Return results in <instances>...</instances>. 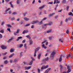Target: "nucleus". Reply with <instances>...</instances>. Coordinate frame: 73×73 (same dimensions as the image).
<instances>
[{
  "label": "nucleus",
  "instance_id": "nucleus-1",
  "mask_svg": "<svg viewBox=\"0 0 73 73\" xmlns=\"http://www.w3.org/2000/svg\"><path fill=\"white\" fill-rule=\"evenodd\" d=\"M55 54H56V52H55L54 51L52 52L51 54V57H52V58H54V55H55Z\"/></svg>",
  "mask_w": 73,
  "mask_h": 73
},
{
  "label": "nucleus",
  "instance_id": "nucleus-2",
  "mask_svg": "<svg viewBox=\"0 0 73 73\" xmlns=\"http://www.w3.org/2000/svg\"><path fill=\"white\" fill-rule=\"evenodd\" d=\"M48 68V65H47L46 66H42L41 67V69L43 70V69H46V68Z\"/></svg>",
  "mask_w": 73,
  "mask_h": 73
},
{
  "label": "nucleus",
  "instance_id": "nucleus-3",
  "mask_svg": "<svg viewBox=\"0 0 73 73\" xmlns=\"http://www.w3.org/2000/svg\"><path fill=\"white\" fill-rule=\"evenodd\" d=\"M36 23H38V21H34L31 22L32 24H36Z\"/></svg>",
  "mask_w": 73,
  "mask_h": 73
},
{
  "label": "nucleus",
  "instance_id": "nucleus-4",
  "mask_svg": "<svg viewBox=\"0 0 73 73\" xmlns=\"http://www.w3.org/2000/svg\"><path fill=\"white\" fill-rule=\"evenodd\" d=\"M62 55H61L60 56V57L59 59V62H61L62 60Z\"/></svg>",
  "mask_w": 73,
  "mask_h": 73
},
{
  "label": "nucleus",
  "instance_id": "nucleus-5",
  "mask_svg": "<svg viewBox=\"0 0 73 73\" xmlns=\"http://www.w3.org/2000/svg\"><path fill=\"white\" fill-rule=\"evenodd\" d=\"M1 48L2 49H7V47L6 46H4L2 45L1 46Z\"/></svg>",
  "mask_w": 73,
  "mask_h": 73
},
{
  "label": "nucleus",
  "instance_id": "nucleus-6",
  "mask_svg": "<svg viewBox=\"0 0 73 73\" xmlns=\"http://www.w3.org/2000/svg\"><path fill=\"white\" fill-rule=\"evenodd\" d=\"M28 30H24L23 32V34H25V33H28Z\"/></svg>",
  "mask_w": 73,
  "mask_h": 73
},
{
  "label": "nucleus",
  "instance_id": "nucleus-7",
  "mask_svg": "<svg viewBox=\"0 0 73 73\" xmlns=\"http://www.w3.org/2000/svg\"><path fill=\"white\" fill-rule=\"evenodd\" d=\"M41 54H39L38 56V60H40V57H41Z\"/></svg>",
  "mask_w": 73,
  "mask_h": 73
},
{
  "label": "nucleus",
  "instance_id": "nucleus-8",
  "mask_svg": "<svg viewBox=\"0 0 73 73\" xmlns=\"http://www.w3.org/2000/svg\"><path fill=\"white\" fill-rule=\"evenodd\" d=\"M55 14V13H52L51 14L49 15V16H50V17H51V16H53Z\"/></svg>",
  "mask_w": 73,
  "mask_h": 73
},
{
  "label": "nucleus",
  "instance_id": "nucleus-9",
  "mask_svg": "<svg viewBox=\"0 0 73 73\" xmlns=\"http://www.w3.org/2000/svg\"><path fill=\"white\" fill-rule=\"evenodd\" d=\"M38 50H40V47H38L36 48V49L35 50V52H37Z\"/></svg>",
  "mask_w": 73,
  "mask_h": 73
},
{
  "label": "nucleus",
  "instance_id": "nucleus-10",
  "mask_svg": "<svg viewBox=\"0 0 73 73\" xmlns=\"http://www.w3.org/2000/svg\"><path fill=\"white\" fill-rule=\"evenodd\" d=\"M31 68V66H29L28 67H26L25 68V69H27V70H28L29 69Z\"/></svg>",
  "mask_w": 73,
  "mask_h": 73
},
{
  "label": "nucleus",
  "instance_id": "nucleus-11",
  "mask_svg": "<svg viewBox=\"0 0 73 73\" xmlns=\"http://www.w3.org/2000/svg\"><path fill=\"white\" fill-rule=\"evenodd\" d=\"M22 38L23 37H22V36L18 37L17 40V41H19V39H21V38Z\"/></svg>",
  "mask_w": 73,
  "mask_h": 73
},
{
  "label": "nucleus",
  "instance_id": "nucleus-12",
  "mask_svg": "<svg viewBox=\"0 0 73 73\" xmlns=\"http://www.w3.org/2000/svg\"><path fill=\"white\" fill-rule=\"evenodd\" d=\"M14 54H12L11 55L9 56V58H11V57H13V56H14Z\"/></svg>",
  "mask_w": 73,
  "mask_h": 73
},
{
  "label": "nucleus",
  "instance_id": "nucleus-13",
  "mask_svg": "<svg viewBox=\"0 0 73 73\" xmlns=\"http://www.w3.org/2000/svg\"><path fill=\"white\" fill-rule=\"evenodd\" d=\"M47 24L49 25H51L52 24V21L49 22L47 23Z\"/></svg>",
  "mask_w": 73,
  "mask_h": 73
},
{
  "label": "nucleus",
  "instance_id": "nucleus-14",
  "mask_svg": "<svg viewBox=\"0 0 73 73\" xmlns=\"http://www.w3.org/2000/svg\"><path fill=\"white\" fill-rule=\"evenodd\" d=\"M24 19L25 21H28V20L29 19V18H28L27 17H24Z\"/></svg>",
  "mask_w": 73,
  "mask_h": 73
},
{
  "label": "nucleus",
  "instance_id": "nucleus-15",
  "mask_svg": "<svg viewBox=\"0 0 73 73\" xmlns=\"http://www.w3.org/2000/svg\"><path fill=\"white\" fill-rule=\"evenodd\" d=\"M23 46V44H21L19 46V45L17 46V47H19V48H21V47H22Z\"/></svg>",
  "mask_w": 73,
  "mask_h": 73
},
{
  "label": "nucleus",
  "instance_id": "nucleus-16",
  "mask_svg": "<svg viewBox=\"0 0 73 73\" xmlns=\"http://www.w3.org/2000/svg\"><path fill=\"white\" fill-rule=\"evenodd\" d=\"M42 48H44L45 49H46V47L45 46V44H43L42 46Z\"/></svg>",
  "mask_w": 73,
  "mask_h": 73
},
{
  "label": "nucleus",
  "instance_id": "nucleus-17",
  "mask_svg": "<svg viewBox=\"0 0 73 73\" xmlns=\"http://www.w3.org/2000/svg\"><path fill=\"white\" fill-rule=\"evenodd\" d=\"M45 7V5H43L41 7H40L39 8V9H42V8H44V7Z\"/></svg>",
  "mask_w": 73,
  "mask_h": 73
},
{
  "label": "nucleus",
  "instance_id": "nucleus-18",
  "mask_svg": "<svg viewBox=\"0 0 73 73\" xmlns=\"http://www.w3.org/2000/svg\"><path fill=\"white\" fill-rule=\"evenodd\" d=\"M68 57H70V58H72V56H70V54H69L67 56L66 58H68Z\"/></svg>",
  "mask_w": 73,
  "mask_h": 73
},
{
  "label": "nucleus",
  "instance_id": "nucleus-19",
  "mask_svg": "<svg viewBox=\"0 0 73 73\" xmlns=\"http://www.w3.org/2000/svg\"><path fill=\"white\" fill-rule=\"evenodd\" d=\"M42 21H41L40 22H39V21H38V23H39V25H41V24H42Z\"/></svg>",
  "mask_w": 73,
  "mask_h": 73
},
{
  "label": "nucleus",
  "instance_id": "nucleus-20",
  "mask_svg": "<svg viewBox=\"0 0 73 73\" xmlns=\"http://www.w3.org/2000/svg\"><path fill=\"white\" fill-rule=\"evenodd\" d=\"M68 14V15H71V16H73V14L72 13V12L69 13Z\"/></svg>",
  "mask_w": 73,
  "mask_h": 73
},
{
  "label": "nucleus",
  "instance_id": "nucleus-21",
  "mask_svg": "<svg viewBox=\"0 0 73 73\" xmlns=\"http://www.w3.org/2000/svg\"><path fill=\"white\" fill-rule=\"evenodd\" d=\"M17 12H14L12 13V15H17Z\"/></svg>",
  "mask_w": 73,
  "mask_h": 73
},
{
  "label": "nucleus",
  "instance_id": "nucleus-22",
  "mask_svg": "<svg viewBox=\"0 0 73 73\" xmlns=\"http://www.w3.org/2000/svg\"><path fill=\"white\" fill-rule=\"evenodd\" d=\"M58 17V15H56L54 17L55 19H57Z\"/></svg>",
  "mask_w": 73,
  "mask_h": 73
},
{
  "label": "nucleus",
  "instance_id": "nucleus-23",
  "mask_svg": "<svg viewBox=\"0 0 73 73\" xmlns=\"http://www.w3.org/2000/svg\"><path fill=\"white\" fill-rule=\"evenodd\" d=\"M19 30H20L19 29H18L17 30L16 33H19L20 32V31H19Z\"/></svg>",
  "mask_w": 73,
  "mask_h": 73
},
{
  "label": "nucleus",
  "instance_id": "nucleus-24",
  "mask_svg": "<svg viewBox=\"0 0 73 73\" xmlns=\"http://www.w3.org/2000/svg\"><path fill=\"white\" fill-rule=\"evenodd\" d=\"M13 40V38L12 37L8 40V42H11V40Z\"/></svg>",
  "mask_w": 73,
  "mask_h": 73
},
{
  "label": "nucleus",
  "instance_id": "nucleus-25",
  "mask_svg": "<svg viewBox=\"0 0 73 73\" xmlns=\"http://www.w3.org/2000/svg\"><path fill=\"white\" fill-rule=\"evenodd\" d=\"M62 2L63 4H65L66 3V0H63Z\"/></svg>",
  "mask_w": 73,
  "mask_h": 73
},
{
  "label": "nucleus",
  "instance_id": "nucleus-26",
  "mask_svg": "<svg viewBox=\"0 0 73 73\" xmlns=\"http://www.w3.org/2000/svg\"><path fill=\"white\" fill-rule=\"evenodd\" d=\"M20 0H17V4H20Z\"/></svg>",
  "mask_w": 73,
  "mask_h": 73
},
{
  "label": "nucleus",
  "instance_id": "nucleus-27",
  "mask_svg": "<svg viewBox=\"0 0 73 73\" xmlns=\"http://www.w3.org/2000/svg\"><path fill=\"white\" fill-rule=\"evenodd\" d=\"M32 64H33V60H31V61L30 62L29 65H31Z\"/></svg>",
  "mask_w": 73,
  "mask_h": 73
},
{
  "label": "nucleus",
  "instance_id": "nucleus-28",
  "mask_svg": "<svg viewBox=\"0 0 73 73\" xmlns=\"http://www.w3.org/2000/svg\"><path fill=\"white\" fill-rule=\"evenodd\" d=\"M51 31H52V29H50V30H47V33H49V32H51Z\"/></svg>",
  "mask_w": 73,
  "mask_h": 73
},
{
  "label": "nucleus",
  "instance_id": "nucleus-29",
  "mask_svg": "<svg viewBox=\"0 0 73 73\" xmlns=\"http://www.w3.org/2000/svg\"><path fill=\"white\" fill-rule=\"evenodd\" d=\"M14 52V49H11L10 50V52Z\"/></svg>",
  "mask_w": 73,
  "mask_h": 73
},
{
  "label": "nucleus",
  "instance_id": "nucleus-30",
  "mask_svg": "<svg viewBox=\"0 0 73 73\" xmlns=\"http://www.w3.org/2000/svg\"><path fill=\"white\" fill-rule=\"evenodd\" d=\"M8 63V61L7 60H6L4 61V64H7Z\"/></svg>",
  "mask_w": 73,
  "mask_h": 73
},
{
  "label": "nucleus",
  "instance_id": "nucleus-31",
  "mask_svg": "<svg viewBox=\"0 0 73 73\" xmlns=\"http://www.w3.org/2000/svg\"><path fill=\"white\" fill-rule=\"evenodd\" d=\"M30 45H31L33 43V41L31 40H30Z\"/></svg>",
  "mask_w": 73,
  "mask_h": 73
},
{
  "label": "nucleus",
  "instance_id": "nucleus-32",
  "mask_svg": "<svg viewBox=\"0 0 73 73\" xmlns=\"http://www.w3.org/2000/svg\"><path fill=\"white\" fill-rule=\"evenodd\" d=\"M71 72V70H70V69H68L66 73H69V72Z\"/></svg>",
  "mask_w": 73,
  "mask_h": 73
},
{
  "label": "nucleus",
  "instance_id": "nucleus-33",
  "mask_svg": "<svg viewBox=\"0 0 73 73\" xmlns=\"http://www.w3.org/2000/svg\"><path fill=\"white\" fill-rule=\"evenodd\" d=\"M47 19V17H44L43 18V19L42 20V21H45L46 20V19Z\"/></svg>",
  "mask_w": 73,
  "mask_h": 73
},
{
  "label": "nucleus",
  "instance_id": "nucleus-34",
  "mask_svg": "<svg viewBox=\"0 0 73 73\" xmlns=\"http://www.w3.org/2000/svg\"><path fill=\"white\" fill-rule=\"evenodd\" d=\"M27 38H30V37H31L29 35H27L26 36Z\"/></svg>",
  "mask_w": 73,
  "mask_h": 73
},
{
  "label": "nucleus",
  "instance_id": "nucleus-35",
  "mask_svg": "<svg viewBox=\"0 0 73 73\" xmlns=\"http://www.w3.org/2000/svg\"><path fill=\"white\" fill-rule=\"evenodd\" d=\"M9 10H10V8H8L7 9L6 11H5V12H7V11H8Z\"/></svg>",
  "mask_w": 73,
  "mask_h": 73
},
{
  "label": "nucleus",
  "instance_id": "nucleus-36",
  "mask_svg": "<svg viewBox=\"0 0 73 73\" xmlns=\"http://www.w3.org/2000/svg\"><path fill=\"white\" fill-rule=\"evenodd\" d=\"M7 30L8 31H9V32H11V29L8 28L7 29Z\"/></svg>",
  "mask_w": 73,
  "mask_h": 73
},
{
  "label": "nucleus",
  "instance_id": "nucleus-37",
  "mask_svg": "<svg viewBox=\"0 0 73 73\" xmlns=\"http://www.w3.org/2000/svg\"><path fill=\"white\" fill-rule=\"evenodd\" d=\"M50 69H51V68H48L47 70V71L48 72H49V70H50Z\"/></svg>",
  "mask_w": 73,
  "mask_h": 73
},
{
  "label": "nucleus",
  "instance_id": "nucleus-38",
  "mask_svg": "<svg viewBox=\"0 0 73 73\" xmlns=\"http://www.w3.org/2000/svg\"><path fill=\"white\" fill-rule=\"evenodd\" d=\"M46 42V40H44V41L42 42V44H44V43H45V42Z\"/></svg>",
  "mask_w": 73,
  "mask_h": 73
},
{
  "label": "nucleus",
  "instance_id": "nucleus-39",
  "mask_svg": "<svg viewBox=\"0 0 73 73\" xmlns=\"http://www.w3.org/2000/svg\"><path fill=\"white\" fill-rule=\"evenodd\" d=\"M7 27H9V28H11V27H12V26L10 25H7Z\"/></svg>",
  "mask_w": 73,
  "mask_h": 73
},
{
  "label": "nucleus",
  "instance_id": "nucleus-40",
  "mask_svg": "<svg viewBox=\"0 0 73 73\" xmlns=\"http://www.w3.org/2000/svg\"><path fill=\"white\" fill-rule=\"evenodd\" d=\"M53 2H50L48 3V4H53Z\"/></svg>",
  "mask_w": 73,
  "mask_h": 73
},
{
  "label": "nucleus",
  "instance_id": "nucleus-41",
  "mask_svg": "<svg viewBox=\"0 0 73 73\" xmlns=\"http://www.w3.org/2000/svg\"><path fill=\"white\" fill-rule=\"evenodd\" d=\"M24 47L25 48L27 49V44H25Z\"/></svg>",
  "mask_w": 73,
  "mask_h": 73
},
{
  "label": "nucleus",
  "instance_id": "nucleus-42",
  "mask_svg": "<svg viewBox=\"0 0 73 73\" xmlns=\"http://www.w3.org/2000/svg\"><path fill=\"white\" fill-rule=\"evenodd\" d=\"M0 32H1V33H4V31H3V30H1Z\"/></svg>",
  "mask_w": 73,
  "mask_h": 73
},
{
  "label": "nucleus",
  "instance_id": "nucleus-43",
  "mask_svg": "<svg viewBox=\"0 0 73 73\" xmlns=\"http://www.w3.org/2000/svg\"><path fill=\"white\" fill-rule=\"evenodd\" d=\"M72 18L71 17H69L68 19V20H72Z\"/></svg>",
  "mask_w": 73,
  "mask_h": 73
},
{
  "label": "nucleus",
  "instance_id": "nucleus-44",
  "mask_svg": "<svg viewBox=\"0 0 73 73\" xmlns=\"http://www.w3.org/2000/svg\"><path fill=\"white\" fill-rule=\"evenodd\" d=\"M67 69H70V66H67Z\"/></svg>",
  "mask_w": 73,
  "mask_h": 73
},
{
  "label": "nucleus",
  "instance_id": "nucleus-45",
  "mask_svg": "<svg viewBox=\"0 0 73 73\" xmlns=\"http://www.w3.org/2000/svg\"><path fill=\"white\" fill-rule=\"evenodd\" d=\"M29 25H30V24L29 23L27 24L26 25H25V27H28V26H29Z\"/></svg>",
  "mask_w": 73,
  "mask_h": 73
},
{
  "label": "nucleus",
  "instance_id": "nucleus-46",
  "mask_svg": "<svg viewBox=\"0 0 73 73\" xmlns=\"http://www.w3.org/2000/svg\"><path fill=\"white\" fill-rule=\"evenodd\" d=\"M69 33V30L67 29L66 31V33L67 34H68V33Z\"/></svg>",
  "mask_w": 73,
  "mask_h": 73
},
{
  "label": "nucleus",
  "instance_id": "nucleus-47",
  "mask_svg": "<svg viewBox=\"0 0 73 73\" xmlns=\"http://www.w3.org/2000/svg\"><path fill=\"white\" fill-rule=\"evenodd\" d=\"M49 39L50 40H52V37H49Z\"/></svg>",
  "mask_w": 73,
  "mask_h": 73
},
{
  "label": "nucleus",
  "instance_id": "nucleus-48",
  "mask_svg": "<svg viewBox=\"0 0 73 73\" xmlns=\"http://www.w3.org/2000/svg\"><path fill=\"white\" fill-rule=\"evenodd\" d=\"M4 24H5V22L4 21L1 24V25H4Z\"/></svg>",
  "mask_w": 73,
  "mask_h": 73
},
{
  "label": "nucleus",
  "instance_id": "nucleus-49",
  "mask_svg": "<svg viewBox=\"0 0 73 73\" xmlns=\"http://www.w3.org/2000/svg\"><path fill=\"white\" fill-rule=\"evenodd\" d=\"M69 8V6H68L66 7V8H67L66 10H67V11H68Z\"/></svg>",
  "mask_w": 73,
  "mask_h": 73
},
{
  "label": "nucleus",
  "instance_id": "nucleus-50",
  "mask_svg": "<svg viewBox=\"0 0 73 73\" xmlns=\"http://www.w3.org/2000/svg\"><path fill=\"white\" fill-rule=\"evenodd\" d=\"M15 17H13L11 19V20H15Z\"/></svg>",
  "mask_w": 73,
  "mask_h": 73
},
{
  "label": "nucleus",
  "instance_id": "nucleus-51",
  "mask_svg": "<svg viewBox=\"0 0 73 73\" xmlns=\"http://www.w3.org/2000/svg\"><path fill=\"white\" fill-rule=\"evenodd\" d=\"M22 42L23 43H25V39H24L22 41Z\"/></svg>",
  "mask_w": 73,
  "mask_h": 73
},
{
  "label": "nucleus",
  "instance_id": "nucleus-52",
  "mask_svg": "<svg viewBox=\"0 0 73 73\" xmlns=\"http://www.w3.org/2000/svg\"><path fill=\"white\" fill-rule=\"evenodd\" d=\"M36 52H35L34 53V57H35V56H36Z\"/></svg>",
  "mask_w": 73,
  "mask_h": 73
},
{
  "label": "nucleus",
  "instance_id": "nucleus-53",
  "mask_svg": "<svg viewBox=\"0 0 73 73\" xmlns=\"http://www.w3.org/2000/svg\"><path fill=\"white\" fill-rule=\"evenodd\" d=\"M40 69L38 68V72L39 73H40Z\"/></svg>",
  "mask_w": 73,
  "mask_h": 73
},
{
  "label": "nucleus",
  "instance_id": "nucleus-54",
  "mask_svg": "<svg viewBox=\"0 0 73 73\" xmlns=\"http://www.w3.org/2000/svg\"><path fill=\"white\" fill-rule=\"evenodd\" d=\"M59 41H61V42H63V41H62V40H61V39H59Z\"/></svg>",
  "mask_w": 73,
  "mask_h": 73
},
{
  "label": "nucleus",
  "instance_id": "nucleus-55",
  "mask_svg": "<svg viewBox=\"0 0 73 73\" xmlns=\"http://www.w3.org/2000/svg\"><path fill=\"white\" fill-rule=\"evenodd\" d=\"M23 63L25 65H27V63L25 62H24Z\"/></svg>",
  "mask_w": 73,
  "mask_h": 73
},
{
  "label": "nucleus",
  "instance_id": "nucleus-56",
  "mask_svg": "<svg viewBox=\"0 0 73 73\" xmlns=\"http://www.w3.org/2000/svg\"><path fill=\"white\" fill-rule=\"evenodd\" d=\"M7 52H5V53H3V55H6V54H7Z\"/></svg>",
  "mask_w": 73,
  "mask_h": 73
},
{
  "label": "nucleus",
  "instance_id": "nucleus-57",
  "mask_svg": "<svg viewBox=\"0 0 73 73\" xmlns=\"http://www.w3.org/2000/svg\"><path fill=\"white\" fill-rule=\"evenodd\" d=\"M48 59H49V58L48 57L46 58L45 60L46 61H48Z\"/></svg>",
  "mask_w": 73,
  "mask_h": 73
},
{
  "label": "nucleus",
  "instance_id": "nucleus-58",
  "mask_svg": "<svg viewBox=\"0 0 73 73\" xmlns=\"http://www.w3.org/2000/svg\"><path fill=\"white\" fill-rule=\"evenodd\" d=\"M60 69H62V65H60Z\"/></svg>",
  "mask_w": 73,
  "mask_h": 73
},
{
  "label": "nucleus",
  "instance_id": "nucleus-59",
  "mask_svg": "<svg viewBox=\"0 0 73 73\" xmlns=\"http://www.w3.org/2000/svg\"><path fill=\"white\" fill-rule=\"evenodd\" d=\"M56 3V0H54V4H55V3Z\"/></svg>",
  "mask_w": 73,
  "mask_h": 73
},
{
  "label": "nucleus",
  "instance_id": "nucleus-60",
  "mask_svg": "<svg viewBox=\"0 0 73 73\" xmlns=\"http://www.w3.org/2000/svg\"><path fill=\"white\" fill-rule=\"evenodd\" d=\"M9 14H11L12 13V11H9Z\"/></svg>",
  "mask_w": 73,
  "mask_h": 73
},
{
  "label": "nucleus",
  "instance_id": "nucleus-61",
  "mask_svg": "<svg viewBox=\"0 0 73 73\" xmlns=\"http://www.w3.org/2000/svg\"><path fill=\"white\" fill-rule=\"evenodd\" d=\"M2 35L1 34H0V38H2Z\"/></svg>",
  "mask_w": 73,
  "mask_h": 73
},
{
  "label": "nucleus",
  "instance_id": "nucleus-62",
  "mask_svg": "<svg viewBox=\"0 0 73 73\" xmlns=\"http://www.w3.org/2000/svg\"><path fill=\"white\" fill-rule=\"evenodd\" d=\"M31 28H34V25H32Z\"/></svg>",
  "mask_w": 73,
  "mask_h": 73
},
{
  "label": "nucleus",
  "instance_id": "nucleus-63",
  "mask_svg": "<svg viewBox=\"0 0 73 73\" xmlns=\"http://www.w3.org/2000/svg\"><path fill=\"white\" fill-rule=\"evenodd\" d=\"M11 7L12 8H13V5H12V4L11 5Z\"/></svg>",
  "mask_w": 73,
  "mask_h": 73
},
{
  "label": "nucleus",
  "instance_id": "nucleus-64",
  "mask_svg": "<svg viewBox=\"0 0 73 73\" xmlns=\"http://www.w3.org/2000/svg\"><path fill=\"white\" fill-rule=\"evenodd\" d=\"M48 73V71H47V70L46 71L44 72V73Z\"/></svg>",
  "mask_w": 73,
  "mask_h": 73
}]
</instances>
